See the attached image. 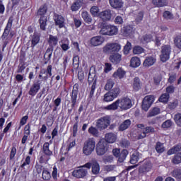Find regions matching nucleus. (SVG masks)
<instances>
[{"label": "nucleus", "mask_w": 181, "mask_h": 181, "mask_svg": "<svg viewBox=\"0 0 181 181\" xmlns=\"http://www.w3.org/2000/svg\"><path fill=\"white\" fill-rule=\"evenodd\" d=\"M151 169H152V163H151V161H146L139 167V173L140 175H144V173L149 172Z\"/></svg>", "instance_id": "13"}, {"label": "nucleus", "mask_w": 181, "mask_h": 181, "mask_svg": "<svg viewBox=\"0 0 181 181\" xmlns=\"http://www.w3.org/2000/svg\"><path fill=\"white\" fill-rule=\"evenodd\" d=\"M155 101V96L153 95H148L144 97L142 101L141 108L144 111H148L153 102Z\"/></svg>", "instance_id": "7"}, {"label": "nucleus", "mask_w": 181, "mask_h": 181, "mask_svg": "<svg viewBox=\"0 0 181 181\" xmlns=\"http://www.w3.org/2000/svg\"><path fill=\"white\" fill-rule=\"evenodd\" d=\"M122 56L118 53L110 56L109 59L113 64H118L122 60Z\"/></svg>", "instance_id": "20"}, {"label": "nucleus", "mask_w": 181, "mask_h": 181, "mask_svg": "<svg viewBox=\"0 0 181 181\" xmlns=\"http://www.w3.org/2000/svg\"><path fill=\"white\" fill-rule=\"evenodd\" d=\"M114 84H115L114 80L111 78L107 79L105 86V90H106V91H110V90L114 87Z\"/></svg>", "instance_id": "42"}, {"label": "nucleus", "mask_w": 181, "mask_h": 181, "mask_svg": "<svg viewBox=\"0 0 181 181\" xmlns=\"http://www.w3.org/2000/svg\"><path fill=\"white\" fill-rule=\"evenodd\" d=\"M73 66L74 69H77L80 66V58L78 56H76L73 58Z\"/></svg>", "instance_id": "57"}, {"label": "nucleus", "mask_w": 181, "mask_h": 181, "mask_svg": "<svg viewBox=\"0 0 181 181\" xmlns=\"http://www.w3.org/2000/svg\"><path fill=\"white\" fill-rule=\"evenodd\" d=\"M94 149H95V140L94 138L88 139L83 144V153L88 156L94 152Z\"/></svg>", "instance_id": "4"}, {"label": "nucleus", "mask_w": 181, "mask_h": 181, "mask_svg": "<svg viewBox=\"0 0 181 181\" xmlns=\"http://www.w3.org/2000/svg\"><path fill=\"white\" fill-rule=\"evenodd\" d=\"M13 23V16H10L8 18L7 25L4 29L3 35L1 36L2 40L6 39L8 36H9V33H11V29H12V23Z\"/></svg>", "instance_id": "12"}, {"label": "nucleus", "mask_w": 181, "mask_h": 181, "mask_svg": "<svg viewBox=\"0 0 181 181\" xmlns=\"http://www.w3.org/2000/svg\"><path fill=\"white\" fill-rule=\"evenodd\" d=\"M77 95H78V83H75L71 94V101L69 99L65 100V103H67L68 114H71L73 108L76 107V104H77Z\"/></svg>", "instance_id": "2"}, {"label": "nucleus", "mask_w": 181, "mask_h": 181, "mask_svg": "<svg viewBox=\"0 0 181 181\" xmlns=\"http://www.w3.org/2000/svg\"><path fill=\"white\" fill-rule=\"evenodd\" d=\"M88 173V171L86 168H83V167L79 166L77 167L76 169H75L72 172V176L74 177H76V179H83V177H86Z\"/></svg>", "instance_id": "10"}, {"label": "nucleus", "mask_w": 181, "mask_h": 181, "mask_svg": "<svg viewBox=\"0 0 181 181\" xmlns=\"http://www.w3.org/2000/svg\"><path fill=\"white\" fill-rule=\"evenodd\" d=\"M171 176L177 179L178 180H181V169L176 168L171 172Z\"/></svg>", "instance_id": "40"}, {"label": "nucleus", "mask_w": 181, "mask_h": 181, "mask_svg": "<svg viewBox=\"0 0 181 181\" xmlns=\"http://www.w3.org/2000/svg\"><path fill=\"white\" fill-rule=\"evenodd\" d=\"M99 16L101 18V19H103V21H110L112 16L111 11L107 10L102 11L100 13Z\"/></svg>", "instance_id": "27"}, {"label": "nucleus", "mask_w": 181, "mask_h": 181, "mask_svg": "<svg viewBox=\"0 0 181 181\" xmlns=\"http://www.w3.org/2000/svg\"><path fill=\"white\" fill-rule=\"evenodd\" d=\"M110 6L113 8V9H122L124 8V1L122 0H108Z\"/></svg>", "instance_id": "14"}, {"label": "nucleus", "mask_w": 181, "mask_h": 181, "mask_svg": "<svg viewBox=\"0 0 181 181\" xmlns=\"http://www.w3.org/2000/svg\"><path fill=\"white\" fill-rule=\"evenodd\" d=\"M159 101L160 103H166L168 101H169V95L168 93H164L160 95L159 98Z\"/></svg>", "instance_id": "55"}, {"label": "nucleus", "mask_w": 181, "mask_h": 181, "mask_svg": "<svg viewBox=\"0 0 181 181\" xmlns=\"http://www.w3.org/2000/svg\"><path fill=\"white\" fill-rule=\"evenodd\" d=\"M131 49H132V45L129 42V41H127V44L124 47V54H128Z\"/></svg>", "instance_id": "49"}, {"label": "nucleus", "mask_w": 181, "mask_h": 181, "mask_svg": "<svg viewBox=\"0 0 181 181\" xmlns=\"http://www.w3.org/2000/svg\"><path fill=\"white\" fill-rule=\"evenodd\" d=\"M170 127H172V121L170 119L166 120L162 124V128H170Z\"/></svg>", "instance_id": "62"}, {"label": "nucleus", "mask_w": 181, "mask_h": 181, "mask_svg": "<svg viewBox=\"0 0 181 181\" xmlns=\"http://www.w3.org/2000/svg\"><path fill=\"white\" fill-rule=\"evenodd\" d=\"M90 13L93 16H100V10L98 6L90 8Z\"/></svg>", "instance_id": "51"}, {"label": "nucleus", "mask_w": 181, "mask_h": 181, "mask_svg": "<svg viewBox=\"0 0 181 181\" xmlns=\"http://www.w3.org/2000/svg\"><path fill=\"white\" fill-rule=\"evenodd\" d=\"M174 45L177 49H181V37L177 36L174 39Z\"/></svg>", "instance_id": "56"}, {"label": "nucleus", "mask_w": 181, "mask_h": 181, "mask_svg": "<svg viewBox=\"0 0 181 181\" xmlns=\"http://www.w3.org/2000/svg\"><path fill=\"white\" fill-rule=\"evenodd\" d=\"M132 107V102L131 101V99L128 98H124L122 99H118L115 103H113L111 105H109L106 107V110H118V107L120 108V110H129V108H131Z\"/></svg>", "instance_id": "1"}, {"label": "nucleus", "mask_w": 181, "mask_h": 181, "mask_svg": "<svg viewBox=\"0 0 181 181\" xmlns=\"http://www.w3.org/2000/svg\"><path fill=\"white\" fill-rule=\"evenodd\" d=\"M121 50V45L118 43H110L103 47L104 53H118Z\"/></svg>", "instance_id": "9"}, {"label": "nucleus", "mask_w": 181, "mask_h": 181, "mask_svg": "<svg viewBox=\"0 0 181 181\" xmlns=\"http://www.w3.org/2000/svg\"><path fill=\"white\" fill-rule=\"evenodd\" d=\"M144 52H145V49L139 45L135 46L133 48L134 54H141V53H144Z\"/></svg>", "instance_id": "47"}, {"label": "nucleus", "mask_w": 181, "mask_h": 181, "mask_svg": "<svg viewBox=\"0 0 181 181\" xmlns=\"http://www.w3.org/2000/svg\"><path fill=\"white\" fill-rule=\"evenodd\" d=\"M160 112V109L159 107H154L148 112V117H155Z\"/></svg>", "instance_id": "50"}, {"label": "nucleus", "mask_w": 181, "mask_h": 181, "mask_svg": "<svg viewBox=\"0 0 181 181\" xmlns=\"http://www.w3.org/2000/svg\"><path fill=\"white\" fill-rule=\"evenodd\" d=\"M144 15H145V13L143 11H139L134 13L135 23L136 25H139V23L142 22L144 20Z\"/></svg>", "instance_id": "22"}, {"label": "nucleus", "mask_w": 181, "mask_h": 181, "mask_svg": "<svg viewBox=\"0 0 181 181\" xmlns=\"http://www.w3.org/2000/svg\"><path fill=\"white\" fill-rule=\"evenodd\" d=\"M133 91L136 93V91H139L141 90V79L138 77H135L133 80Z\"/></svg>", "instance_id": "26"}, {"label": "nucleus", "mask_w": 181, "mask_h": 181, "mask_svg": "<svg viewBox=\"0 0 181 181\" xmlns=\"http://www.w3.org/2000/svg\"><path fill=\"white\" fill-rule=\"evenodd\" d=\"M156 62V59L153 58V57H148L146 58L143 63L144 67H151V66H153Z\"/></svg>", "instance_id": "21"}, {"label": "nucleus", "mask_w": 181, "mask_h": 181, "mask_svg": "<svg viewBox=\"0 0 181 181\" xmlns=\"http://www.w3.org/2000/svg\"><path fill=\"white\" fill-rule=\"evenodd\" d=\"M155 132V128L152 127H146L143 131L142 134H140L139 136V139H144V138H146V134H153Z\"/></svg>", "instance_id": "23"}, {"label": "nucleus", "mask_w": 181, "mask_h": 181, "mask_svg": "<svg viewBox=\"0 0 181 181\" xmlns=\"http://www.w3.org/2000/svg\"><path fill=\"white\" fill-rule=\"evenodd\" d=\"M81 6H83V1L76 0L71 6V11H78L79 8H81Z\"/></svg>", "instance_id": "37"}, {"label": "nucleus", "mask_w": 181, "mask_h": 181, "mask_svg": "<svg viewBox=\"0 0 181 181\" xmlns=\"http://www.w3.org/2000/svg\"><path fill=\"white\" fill-rule=\"evenodd\" d=\"M114 97L110 94V92H107L106 94L104 95V101H106L108 103V101H112L114 100Z\"/></svg>", "instance_id": "58"}, {"label": "nucleus", "mask_w": 181, "mask_h": 181, "mask_svg": "<svg viewBox=\"0 0 181 181\" xmlns=\"http://www.w3.org/2000/svg\"><path fill=\"white\" fill-rule=\"evenodd\" d=\"M152 2L155 6H158V8H162V6H168L167 0H152Z\"/></svg>", "instance_id": "34"}, {"label": "nucleus", "mask_w": 181, "mask_h": 181, "mask_svg": "<svg viewBox=\"0 0 181 181\" xmlns=\"http://www.w3.org/2000/svg\"><path fill=\"white\" fill-rule=\"evenodd\" d=\"M108 151V144L104 140H100L96 146V153L99 156H103Z\"/></svg>", "instance_id": "8"}, {"label": "nucleus", "mask_w": 181, "mask_h": 181, "mask_svg": "<svg viewBox=\"0 0 181 181\" xmlns=\"http://www.w3.org/2000/svg\"><path fill=\"white\" fill-rule=\"evenodd\" d=\"M54 21L57 26L59 28H64V18L62 16V15L54 14Z\"/></svg>", "instance_id": "18"}, {"label": "nucleus", "mask_w": 181, "mask_h": 181, "mask_svg": "<svg viewBox=\"0 0 181 181\" xmlns=\"http://www.w3.org/2000/svg\"><path fill=\"white\" fill-rule=\"evenodd\" d=\"M110 124H111V119L109 116H105L97 120L96 128L99 131H104V129H107L110 127Z\"/></svg>", "instance_id": "5"}, {"label": "nucleus", "mask_w": 181, "mask_h": 181, "mask_svg": "<svg viewBox=\"0 0 181 181\" xmlns=\"http://www.w3.org/2000/svg\"><path fill=\"white\" fill-rule=\"evenodd\" d=\"M52 175L50 173L46 170H42V179L43 180H50Z\"/></svg>", "instance_id": "52"}, {"label": "nucleus", "mask_w": 181, "mask_h": 181, "mask_svg": "<svg viewBox=\"0 0 181 181\" xmlns=\"http://www.w3.org/2000/svg\"><path fill=\"white\" fill-rule=\"evenodd\" d=\"M134 33V28L131 25H127L123 28V35L124 36H129Z\"/></svg>", "instance_id": "36"}, {"label": "nucleus", "mask_w": 181, "mask_h": 181, "mask_svg": "<svg viewBox=\"0 0 181 181\" xmlns=\"http://www.w3.org/2000/svg\"><path fill=\"white\" fill-rule=\"evenodd\" d=\"M131 67H139L141 66V59L137 57H134L130 61Z\"/></svg>", "instance_id": "32"}, {"label": "nucleus", "mask_w": 181, "mask_h": 181, "mask_svg": "<svg viewBox=\"0 0 181 181\" xmlns=\"http://www.w3.org/2000/svg\"><path fill=\"white\" fill-rule=\"evenodd\" d=\"M48 42L50 45V47H51V46H52V47H53L54 46H56V45H57V42H59V38H57V37H54L53 35H49Z\"/></svg>", "instance_id": "43"}, {"label": "nucleus", "mask_w": 181, "mask_h": 181, "mask_svg": "<svg viewBox=\"0 0 181 181\" xmlns=\"http://www.w3.org/2000/svg\"><path fill=\"white\" fill-rule=\"evenodd\" d=\"M176 78H177L176 73L169 74L168 83H170V84L175 83Z\"/></svg>", "instance_id": "53"}, {"label": "nucleus", "mask_w": 181, "mask_h": 181, "mask_svg": "<svg viewBox=\"0 0 181 181\" xmlns=\"http://www.w3.org/2000/svg\"><path fill=\"white\" fill-rule=\"evenodd\" d=\"M127 156H128V150L127 149L122 150L117 157L118 162H119V163H122V162H124V160L127 159Z\"/></svg>", "instance_id": "31"}, {"label": "nucleus", "mask_w": 181, "mask_h": 181, "mask_svg": "<svg viewBox=\"0 0 181 181\" xmlns=\"http://www.w3.org/2000/svg\"><path fill=\"white\" fill-rule=\"evenodd\" d=\"M163 18L165 19H173V15L170 11H166L163 13Z\"/></svg>", "instance_id": "61"}, {"label": "nucleus", "mask_w": 181, "mask_h": 181, "mask_svg": "<svg viewBox=\"0 0 181 181\" xmlns=\"http://www.w3.org/2000/svg\"><path fill=\"white\" fill-rule=\"evenodd\" d=\"M92 173L93 175H98L100 173V164L95 159L92 160Z\"/></svg>", "instance_id": "24"}, {"label": "nucleus", "mask_w": 181, "mask_h": 181, "mask_svg": "<svg viewBox=\"0 0 181 181\" xmlns=\"http://www.w3.org/2000/svg\"><path fill=\"white\" fill-rule=\"evenodd\" d=\"M139 158H141V154H139V152L134 151L131 156L130 163H132V165H135V163H137L138 160H139Z\"/></svg>", "instance_id": "30"}, {"label": "nucleus", "mask_w": 181, "mask_h": 181, "mask_svg": "<svg viewBox=\"0 0 181 181\" xmlns=\"http://www.w3.org/2000/svg\"><path fill=\"white\" fill-rule=\"evenodd\" d=\"M181 144H178L168 151V155H173V153H177V152H180Z\"/></svg>", "instance_id": "39"}, {"label": "nucleus", "mask_w": 181, "mask_h": 181, "mask_svg": "<svg viewBox=\"0 0 181 181\" xmlns=\"http://www.w3.org/2000/svg\"><path fill=\"white\" fill-rule=\"evenodd\" d=\"M47 12V6H46V5H43L40 7L37 11V15H40V16H45Z\"/></svg>", "instance_id": "46"}, {"label": "nucleus", "mask_w": 181, "mask_h": 181, "mask_svg": "<svg viewBox=\"0 0 181 181\" xmlns=\"http://www.w3.org/2000/svg\"><path fill=\"white\" fill-rule=\"evenodd\" d=\"M42 80L35 81L30 88V90L28 91L29 95H31V97H35V95H36V94L39 93V90H40Z\"/></svg>", "instance_id": "11"}, {"label": "nucleus", "mask_w": 181, "mask_h": 181, "mask_svg": "<svg viewBox=\"0 0 181 181\" xmlns=\"http://www.w3.org/2000/svg\"><path fill=\"white\" fill-rule=\"evenodd\" d=\"M95 81V86L97 85V78H95V70L90 69L88 76V83L91 84Z\"/></svg>", "instance_id": "25"}, {"label": "nucleus", "mask_w": 181, "mask_h": 181, "mask_svg": "<svg viewBox=\"0 0 181 181\" xmlns=\"http://www.w3.org/2000/svg\"><path fill=\"white\" fill-rule=\"evenodd\" d=\"M115 23H116V25H122V23H124V19H122V16H117L115 18Z\"/></svg>", "instance_id": "60"}, {"label": "nucleus", "mask_w": 181, "mask_h": 181, "mask_svg": "<svg viewBox=\"0 0 181 181\" xmlns=\"http://www.w3.org/2000/svg\"><path fill=\"white\" fill-rule=\"evenodd\" d=\"M99 33L104 36H114V35H118V27L104 23L101 25Z\"/></svg>", "instance_id": "3"}, {"label": "nucleus", "mask_w": 181, "mask_h": 181, "mask_svg": "<svg viewBox=\"0 0 181 181\" xmlns=\"http://www.w3.org/2000/svg\"><path fill=\"white\" fill-rule=\"evenodd\" d=\"M120 145L123 148H128V146L129 145V141L125 139H122L120 141Z\"/></svg>", "instance_id": "63"}, {"label": "nucleus", "mask_w": 181, "mask_h": 181, "mask_svg": "<svg viewBox=\"0 0 181 181\" xmlns=\"http://www.w3.org/2000/svg\"><path fill=\"white\" fill-rule=\"evenodd\" d=\"M40 42V33L35 32L34 34L31 36V47L32 49L35 48V46Z\"/></svg>", "instance_id": "17"}, {"label": "nucleus", "mask_w": 181, "mask_h": 181, "mask_svg": "<svg viewBox=\"0 0 181 181\" xmlns=\"http://www.w3.org/2000/svg\"><path fill=\"white\" fill-rule=\"evenodd\" d=\"M174 121L178 127H181V113L175 115Z\"/></svg>", "instance_id": "54"}, {"label": "nucleus", "mask_w": 181, "mask_h": 181, "mask_svg": "<svg viewBox=\"0 0 181 181\" xmlns=\"http://www.w3.org/2000/svg\"><path fill=\"white\" fill-rule=\"evenodd\" d=\"M125 76V71H124L122 69L119 68L113 74V77L115 78H124V76Z\"/></svg>", "instance_id": "35"}, {"label": "nucleus", "mask_w": 181, "mask_h": 181, "mask_svg": "<svg viewBox=\"0 0 181 181\" xmlns=\"http://www.w3.org/2000/svg\"><path fill=\"white\" fill-rule=\"evenodd\" d=\"M171 162L173 165H179V163H181V152L175 154L172 158Z\"/></svg>", "instance_id": "38"}, {"label": "nucleus", "mask_w": 181, "mask_h": 181, "mask_svg": "<svg viewBox=\"0 0 181 181\" xmlns=\"http://www.w3.org/2000/svg\"><path fill=\"white\" fill-rule=\"evenodd\" d=\"M143 40L145 43H149L151 40H152V35H145L143 36Z\"/></svg>", "instance_id": "64"}, {"label": "nucleus", "mask_w": 181, "mask_h": 181, "mask_svg": "<svg viewBox=\"0 0 181 181\" xmlns=\"http://www.w3.org/2000/svg\"><path fill=\"white\" fill-rule=\"evenodd\" d=\"M39 22L41 30H46V25H47V17L42 16L40 18Z\"/></svg>", "instance_id": "29"}, {"label": "nucleus", "mask_w": 181, "mask_h": 181, "mask_svg": "<svg viewBox=\"0 0 181 181\" xmlns=\"http://www.w3.org/2000/svg\"><path fill=\"white\" fill-rule=\"evenodd\" d=\"M109 93L112 95L113 98H117V97L119 95L121 90H119V88H114L113 89L110 90Z\"/></svg>", "instance_id": "45"}, {"label": "nucleus", "mask_w": 181, "mask_h": 181, "mask_svg": "<svg viewBox=\"0 0 181 181\" xmlns=\"http://www.w3.org/2000/svg\"><path fill=\"white\" fill-rule=\"evenodd\" d=\"M88 132L90 134V135H93V136L98 137V129L93 126H91L88 129Z\"/></svg>", "instance_id": "48"}, {"label": "nucleus", "mask_w": 181, "mask_h": 181, "mask_svg": "<svg viewBox=\"0 0 181 181\" xmlns=\"http://www.w3.org/2000/svg\"><path fill=\"white\" fill-rule=\"evenodd\" d=\"M81 16L86 23H91L93 18H91V16H90V14H88V12H82Z\"/></svg>", "instance_id": "41"}, {"label": "nucleus", "mask_w": 181, "mask_h": 181, "mask_svg": "<svg viewBox=\"0 0 181 181\" xmlns=\"http://www.w3.org/2000/svg\"><path fill=\"white\" fill-rule=\"evenodd\" d=\"M102 43H104V37L100 35L93 37L90 39V45L92 46H100Z\"/></svg>", "instance_id": "15"}, {"label": "nucleus", "mask_w": 181, "mask_h": 181, "mask_svg": "<svg viewBox=\"0 0 181 181\" xmlns=\"http://www.w3.org/2000/svg\"><path fill=\"white\" fill-rule=\"evenodd\" d=\"M52 54H53V46L48 47L44 54L45 64H47L52 59Z\"/></svg>", "instance_id": "19"}, {"label": "nucleus", "mask_w": 181, "mask_h": 181, "mask_svg": "<svg viewBox=\"0 0 181 181\" xmlns=\"http://www.w3.org/2000/svg\"><path fill=\"white\" fill-rule=\"evenodd\" d=\"M156 151L158 153H163L165 152V146H163V144L160 142H157L156 145Z\"/></svg>", "instance_id": "44"}, {"label": "nucleus", "mask_w": 181, "mask_h": 181, "mask_svg": "<svg viewBox=\"0 0 181 181\" xmlns=\"http://www.w3.org/2000/svg\"><path fill=\"white\" fill-rule=\"evenodd\" d=\"M131 127V120L126 119L124 120L119 126V131L122 132L125 131V129H128Z\"/></svg>", "instance_id": "28"}, {"label": "nucleus", "mask_w": 181, "mask_h": 181, "mask_svg": "<svg viewBox=\"0 0 181 181\" xmlns=\"http://www.w3.org/2000/svg\"><path fill=\"white\" fill-rule=\"evenodd\" d=\"M154 84L159 86L160 81H162V75L159 74L153 78Z\"/></svg>", "instance_id": "59"}, {"label": "nucleus", "mask_w": 181, "mask_h": 181, "mask_svg": "<svg viewBox=\"0 0 181 181\" xmlns=\"http://www.w3.org/2000/svg\"><path fill=\"white\" fill-rule=\"evenodd\" d=\"M49 146H50L49 142L45 143L42 146V151L45 155H46L47 156H52V155H53V152L50 151Z\"/></svg>", "instance_id": "33"}, {"label": "nucleus", "mask_w": 181, "mask_h": 181, "mask_svg": "<svg viewBox=\"0 0 181 181\" xmlns=\"http://www.w3.org/2000/svg\"><path fill=\"white\" fill-rule=\"evenodd\" d=\"M104 141L106 142V144H114V142L117 141V134L112 132L107 133L105 135Z\"/></svg>", "instance_id": "16"}, {"label": "nucleus", "mask_w": 181, "mask_h": 181, "mask_svg": "<svg viewBox=\"0 0 181 181\" xmlns=\"http://www.w3.org/2000/svg\"><path fill=\"white\" fill-rule=\"evenodd\" d=\"M170 53H172V47L170 45H166L161 47V54L160 55V59L163 63L169 60Z\"/></svg>", "instance_id": "6"}]
</instances>
